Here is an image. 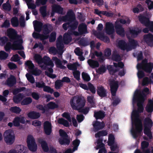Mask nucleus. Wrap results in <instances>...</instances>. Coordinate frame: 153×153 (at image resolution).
<instances>
[{"instance_id": "nucleus-1", "label": "nucleus", "mask_w": 153, "mask_h": 153, "mask_svg": "<svg viewBox=\"0 0 153 153\" xmlns=\"http://www.w3.org/2000/svg\"><path fill=\"white\" fill-rule=\"evenodd\" d=\"M140 114L137 110H134L131 114V118L133 124L135 126V129L131 130L132 134L134 138L136 139L143 130L142 120L140 117Z\"/></svg>"}, {"instance_id": "nucleus-2", "label": "nucleus", "mask_w": 153, "mask_h": 153, "mask_svg": "<svg viewBox=\"0 0 153 153\" xmlns=\"http://www.w3.org/2000/svg\"><path fill=\"white\" fill-rule=\"evenodd\" d=\"M10 42H13L12 45L10 43V49L16 50L23 49L22 39L21 38V36L17 34V31L13 28H10Z\"/></svg>"}, {"instance_id": "nucleus-3", "label": "nucleus", "mask_w": 153, "mask_h": 153, "mask_svg": "<svg viewBox=\"0 0 153 153\" xmlns=\"http://www.w3.org/2000/svg\"><path fill=\"white\" fill-rule=\"evenodd\" d=\"M85 102L84 97L74 96L71 99L70 103L73 109L78 110L85 106Z\"/></svg>"}, {"instance_id": "nucleus-4", "label": "nucleus", "mask_w": 153, "mask_h": 153, "mask_svg": "<svg viewBox=\"0 0 153 153\" xmlns=\"http://www.w3.org/2000/svg\"><path fill=\"white\" fill-rule=\"evenodd\" d=\"M75 19V15L73 11L70 10L67 12L66 15L63 16L62 20L63 21L68 22L63 24L62 25V27L65 30H67L68 28V26L70 23H71Z\"/></svg>"}, {"instance_id": "nucleus-5", "label": "nucleus", "mask_w": 153, "mask_h": 153, "mask_svg": "<svg viewBox=\"0 0 153 153\" xmlns=\"http://www.w3.org/2000/svg\"><path fill=\"white\" fill-rule=\"evenodd\" d=\"M153 122L151 119L146 117L144 120V134L146 135L150 139H152V136L151 129L152 127Z\"/></svg>"}, {"instance_id": "nucleus-6", "label": "nucleus", "mask_w": 153, "mask_h": 153, "mask_svg": "<svg viewBox=\"0 0 153 153\" xmlns=\"http://www.w3.org/2000/svg\"><path fill=\"white\" fill-rule=\"evenodd\" d=\"M139 20L140 23L145 26L148 27L150 31L153 32V22L151 21L149 19L143 15L140 14L138 16Z\"/></svg>"}, {"instance_id": "nucleus-7", "label": "nucleus", "mask_w": 153, "mask_h": 153, "mask_svg": "<svg viewBox=\"0 0 153 153\" xmlns=\"http://www.w3.org/2000/svg\"><path fill=\"white\" fill-rule=\"evenodd\" d=\"M59 133L61 137L59 139V142L61 145H68L70 141L68 136L67 134L64 130L60 129Z\"/></svg>"}, {"instance_id": "nucleus-8", "label": "nucleus", "mask_w": 153, "mask_h": 153, "mask_svg": "<svg viewBox=\"0 0 153 153\" xmlns=\"http://www.w3.org/2000/svg\"><path fill=\"white\" fill-rule=\"evenodd\" d=\"M138 91H137V93H135L134 95L133 98V102H137V105L138 107L137 110L140 113H141L143 112L144 107L143 105L145 101V99L143 97H142L141 99L138 98Z\"/></svg>"}, {"instance_id": "nucleus-9", "label": "nucleus", "mask_w": 153, "mask_h": 153, "mask_svg": "<svg viewBox=\"0 0 153 153\" xmlns=\"http://www.w3.org/2000/svg\"><path fill=\"white\" fill-rule=\"evenodd\" d=\"M27 143L30 150L33 152L36 151L37 149V145L34 137L31 135H29L27 136Z\"/></svg>"}, {"instance_id": "nucleus-10", "label": "nucleus", "mask_w": 153, "mask_h": 153, "mask_svg": "<svg viewBox=\"0 0 153 153\" xmlns=\"http://www.w3.org/2000/svg\"><path fill=\"white\" fill-rule=\"evenodd\" d=\"M110 85L112 96L114 97L116 95V92L119 87L118 82L112 81L110 82Z\"/></svg>"}, {"instance_id": "nucleus-11", "label": "nucleus", "mask_w": 153, "mask_h": 153, "mask_svg": "<svg viewBox=\"0 0 153 153\" xmlns=\"http://www.w3.org/2000/svg\"><path fill=\"white\" fill-rule=\"evenodd\" d=\"M144 41L150 46H153V35L151 33H148L143 36Z\"/></svg>"}, {"instance_id": "nucleus-12", "label": "nucleus", "mask_w": 153, "mask_h": 153, "mask_svg": "<svg viewBox=\"0 0 153 153\" xmlns=\"http://www.w3.org/2000/svg\"><path fill=\"white\" fill-rule=\"evenodd\" d=\"M26 119L23 117H17L15 118L13 121V125L16 127L19 126L20 123L24 124L25 123Z\"/></svg>"}, {"instance_id": "nucleus-13", "label": "nucleus", "mask_w": 153, "mask_h": 153, "mask_svg": "<svg viewBox=\"0 0 153 153\" xmlns=\"http://www.w3.org/2000/svg\"><path fill=\"white\" fill-rule=\"evenodd\" d=\"M44 129L45 133L50 135L52 132L51 124L48 121H45L44 123Z\"/></svg>"}, {"instance_id": "nucleus-14", "label": "nucleus", "mask_w": 153, "mask_h": 153, "mask_svg": "<svg viewBox=\"0 0 153 153\" xmlns=\"http://www.w3.org/2000/svg\"><path fill=\"white\" fill-rule=\"evenodd\" d=\"M93 125L95 132H97L99 130L103 129L105 126L104 122L101 123L98 121L94 122L93 123Z\"/></svg>"}, {"instance_id": "nucleus-15", "label": "nucleus", "mask_w": 153, "mask_h": 153, "mask_svg": "<svg viewBox=\"0 0 153 153\" xmlns=\"http://www.w3.org/2000/svg\"><path fill=\"white\" fill-rule=\"evenodd\" d=\"M115 28L116 33L121 37H123L125 36V31L122 25L120 24H116Z\"/></svg>"}, {"instance_id": "nucleus-16", "label": "nucleus", "mask_w": 153, "mask_h": 153, "mask_svg": "<svg viewBox=\"0 0 153 153\" xmlns=\"http://www.w3.org/2000/svg\"><path fill=\"white\" fill-rule=\"evenodd\" d=\"M78 30L80 35L86 34L88 33V31L87 26L84 23H82L79 25L78 28Z\"/></svg>"}, {"instance_id": "nucleus-17", "label": "nucleus", "mask_w": 153, "mask_h": 153, "mask_svg": "<svg viewBox=\"0 0 153 153\" xmlns=\"http://www.w3.org/2000/svg\"><path fill=\"white\" fill-rule=\"evenodd\" d=\"M105 32L108 35L113 34L114 32L113 25L112 23L107 22L105 25Z\"/></svg>"}, {"instance_id": "nucleus-18", "label": "nucleus", "mask_w": 153, "mask_h": 153, "mask_svg": "<svg viewBox=\"0 0 153 153\" xmlns=\"http://www.w3.org/2000/svg\"><path fill=\"white\" fill-rule=\"evenodd\" d=\"M6 43L4 46V48L7 51H9L10 50V44L7 38L5 37H0V45H3Z\"/></svg>"}, {"instance_id": "nucleus-19", "label": "nucleus", "mask_w": 153, "mask_h": 153, "mask_svg": "<svg viewBox=\"0 0 153 153\" xmlns=\"http://www.w3.org/2000/svg\"><path fill=\"white\" fill-rule=\"evenodd\" d=\"M33 24L34 30L39 33L42 30L43 27L42 23L41 22L35 20L33 21Z\"/></svg>"}, {"instance_id": "nucleus-20", "label": "nucleus", "mask_w": 153, "mask_h": 153, "mask_svg": "<svg viewBox=\"0 0 153 153\" xmlns=\"http://www.w3.org/2000/svg\"><path fill=\"white\" fill-rule=\"evenodd\" d=\"M137 91H138V98L140 99H141L142 97H143L144 98L145 100L146 99V95L145 93H146L147 94H149V88L147 87L143 89L142 92L140 91L139 90H137L135 91L134 94H135L136 93H137Z\"/></svg>"}, {"instance_id": "nucleus-21", "label": "nucleus", "mask_w": 153, "mask_h": 153, "mask_svg": "<svg viewBox=\"0 0 153 153\" xmlns=\"http://www.w3.org/2000/svg\"><path fill=\"white\" fill-rule=\"evenodd\" d=\"M97 94L101 97H105L107 96V90L102 86L98 87L97 91Z\"/></svg>"}, {"instance_id": "nucleus-22", "label": "nucleus", "mask_w": 153, "mask_h": 153, "mask_svg": "<svg viewBox=\"0 0 153 153\" xmlns=\"http://www.w3.org/2000/svg\"><path fill=\"white\" fill-rule=\"evenodd\" d=\"M118 46L121 50L123 51L126 50L128 51L130 47L129 45H128L124 40H123L119 41Z\"/></svg>"}, {"instance_id": "nucleus-23", "label": "nucleus", "mask_w": 153, "mask_h": 153, "mask_svg": "<svg viewBox=\"0 0 153 153\" xmlns=\"http://www.w3.org/2000/svg\"><path fill=\"white\" fill-rule=\"evenodd\" d=\"M42 31L45 35H48L52 30L53 27L50 25L45 24L43 25Z\"/></svg>"}, {"instance_id": "nucleus-24", "label": "nucleus", "mask_w": 153, "mask_h": 153, "mask_svg": "<svg viewBox=\"0 0 153 153\" xmlns=\"http://www.w3.org/2000/svg\"><path fill=\"white\" fill-rule=\"evenodd\" d=\"M39 143L41 144L42 148L45 152H48L49 150V149L48 144L46 141L43 139H39L38 140Z\"/></svg>"}, {"instance_id": "nucleus-25", "label": "nucleus", "mask_w": 153, "mask_h": 153, "mask_svg": "<svg viewBox=\"0 0 153 153\" xmlns=\"http://www.w3.org/2000/svg\"><path fill=\"white\" fill-rule=\"evenodd\" d=\"M24 97V94L20 93L14 96L13 99L14 102L18 104L21 101Z\"/></svg>"}, {"instance_id": "nucleus-26", "label": "nucleus", "mask_w": 153, "mask_h": 153, "mask_svg": "<svg viewBox=\"0 0 153 153\" xmlns=\"http://www.w3.org/2000/svg\"><path fill=\"white\" fill-rule=\"evenodd\" d=\"M28 117L32 119H36L39 118L40 114L39 112L35 111H31L27 114Z\"/></svg>"}, {"instance_id": "nucleus-27", "label": "nucleus", "mask_w": 153, "mask_h": 153, "mask_svg": "<svg viewBox=\"0 0 153 153\" xmlns=\"http://www.w3.org/2000/svg\"><path fill=\"white\" fill-rule=\"evenodd\" d=\"M42 63H44L46 66H53V64L50 58L46 56H44L42 58Z\"/></svg>"}, {"instance_id": "nucleus-28", "label": "nucleus", "mask_w": 153, "mask_h": 153, "mask_svg": "<svg viewBox=\"0 0 153 153\" xmlns=\"http://www.w3.org/2000/svg\"><path fill=\"white\" fill-rule=\"evenodd\" d=\"M105 116V112L103 111L100 110L98 111L94 112V117L97 120L103 119Z\"/></svg>"}, {"instance_id": "nucleus-29", "label": "nucleus", "mask_w": 153, "mask_h": 153, "mask_svg": "<svg viewBox=\"0 0 153 153\" xmlns=\"http://www.w3.org/2000/svg\"><path fill=\"white\" fill-rule=\"evenodd\" d=\"M87 62L90 67L92 68L98 67L99 66V62L97 61L92 59H88Z\"/></svg>"}, {"instance_id": "nucleus-30", "label": "nucleus", "mask_w": 153, "mask_h": 153, "mask_svg": "<svg viewBox=\"0 0 153 153\" xmlns=\"http://www.w3.org/2000/svg\"><path fill=\"white\" fill-rule=\"evenodd\" d=\"M53 60L55 62L56 66L61 69H65V67L62 64L61 61L57 57H53Z\"/></svg>"}, {"instance_id": "nucleus-31", "label": "nucleus", "mask_w": 153, "mask_h": 153, "mask_svg": "<svg viewBox=\"0 0 153 153\" xmlns=\"http://www.w3.org/2000/svg\"><path fill=\"white\" fill-rule=\"evenodd\" d=\"M52 12L59 14H62L63 12V8L60 5L55 4L52 7Z\"/></svg>"}, {"instance_id": "nucleus-32", "label": "nucleus", "mask_w": 153, "mask_h": 153, "mask_svg": "<svg viewBox=\"0 0 153 153\" xmlns=\"http://www.w3.org/2000/svg\"><path fill=\"white\" fill-rule=\"evenodd\" d=\"M4 140L7 144H10V130L6 131L3 134Z\"/></svg>"}, {"instance_id": "nucleus-33", "label": "nucleus", "mask_w": 153, "mask_h": 153, "mask_svg": "<svg viewBox=\"0 0 153 153\" xmlns=\"http://www.w3.org/2000/svg\"><path fill=\"white\" fill-rule=\"evenodd\" d=\"M71 36L68 34L65 33L63 36V41L65 44H68L71 41Z\"/></svg>"}, {"instance_id": "nucleus-34", "label": "nucleus", "mask_w": 153, "mask_h": 153, "mask_svg": "<svg viewBox=\"0 0 153 153\" xmlns=\"http://www.w3.org/2000/svg\"><path fill=\"white\" fill-rule=\"evenodd\" d=\"M111 59L113 61L116 62L120 61L121 60L120 56L115 51L113 52L111 55Z\"/></svg>"}, {"instance_id": "nucleus-35", "label": "nucleus", "mask_w": 153, "mask_h": 153, "mask_svg": "<svg viewBox=\"0 0 153 153\" xmlns=\"http://www.w3.org/2000/svg\"><path fill=\"white\" fill-rule=\"evenodd\" d=\"M78 25V22L75 19L72 22L70 23L69 25L68 26V28L71 29V30H74L77 28Z\"/></svg>"}, {"instance_id": "nucleus-36", "label": "nucleus", "mask_w": 153, "mask_h": 153, "mask_svg": "<svg viewBox=\"0 0 153 153\" xmlns=\"http://www.w3.org/2000/svg\"><path fill=\"white\" fill-rule=\"evenodd\" d=\"M11 24L13 27H17L19 25V21L18 18L16 16L12 18L11 20Z\"/></svg>"}, {"instance_id": "nucleus-37", "label": "nucleus", "mask_w": 153, "mask_h": 153, "mask_svg": "<svg viewBox=\"0 0 153 153\" xmlns=\"http://www.w3.org/2000/svg\"><path fill=\"white\" fill-rule=\"evenodd\" d=\"M153 68V63L149 62L146 64L144 70L146 72L150 73L152 71Z\"/></svg>"}, {"instance_id": "nucleus-38", "label": "nucleus", "mask_w": 153, "mask_h": 153, "mask_svg": "<svg viewBox=\"0 0 153 153\" xmlns=\"http://www.w3.org/2000/svg\"><path fill=\"white\" fill-rule=\"evenodd\" d=\"M32 99L30 97H27L24 99L21 102V104L22 105H28L32 102Z\"/></svg>"}, {"instance_id": "nucleus-39", "label": "nucleus", "mask_w": 153, "mask_h": 153, "mask_svg": "<svg viewBox=\"0 0 153 153\" xmlns=\"http://www.w3.org/2000/svg\"><path fill=\"white\" fill-rule=\"evenodd\" d=\"M46 8L47 6H42L40 8V12L43 17H45L47 16Z\"/></svg>"}, {"instance_id": "nucleus-40", "label": "nucleus", "mask_w": 153, "mask_h": 153, "mask_svg": "<svg viewBox=\"0 0 153 153\" xmlns=\"http://www.w3.org/2000/svg\"><path fill=\"white\" fill-rule=\"evenodd\" d=\"M108 134V132L106 130H103L96 133L95 134V137L96 138L100 137L101 136H106Z\"/></svg>"}, {"instance_id": "nucleus-41", "label": "nucleus", "mask_w": 153, "mask_h": 153, "mask_svg": "<svg viewBox=\"0 0 153 153\" xmlns=\"http://www.w3.org/2000/svg\"><path fill=\"white\" fill-rule=\"evenodd\" d=\"M115 138L114 136L112 134H109L108 136V146L113 145L114 143Z\"/></svg>"}, {"instance_id": "nucleus-42", "label": "nucleus", "mask_w": 153, "mask_h": 153, "mask_svg": "<svg viewBox=\"0 0 153 153\" xmlns=\"http://www.w3.org/2000/svg\"><path fill=\"white\" fill-rule=\"evenodd\" d=\"M129 47L133 49L135 48L138 45L137 42L134 39H130L129 40Z\"/></svg>"}, {"instance_id": "nucleus-43", "label": "nucleus", "mask_w": 153, "mask_h": 153, "mask_svg": "<svg viewBox=\"0 0 153 153\" xmlns=\"http://www.w3.org/2000/svg\"><path fill=\"white\" fill-rule=\"evenodd\" d=\"M58 122L59 124L62 125L65 127L69 126L68 122L63 118H59L58 120Z\"/></svg>"}, {"instance_id": "nucleus-44", "label": "nucleus", "mask_w": 153, "mask_h": 153, "mask_svg": "<svg viewBox=\"0 0 153 153\" xmlns=\"http://www.w3.org/2000/svg\"><path fill=\"white\" fill-rule=\"evenodd\" d=\"M26 66L27 67L28 69L32 71L34 69L35 66L32 61L31 60H28L26 61L25 63Z\"/></svg>"}, {"instance_id": "nucleus-45", "label": "nucleus", "mask_w": 153, "mask_h": 153, "mask_svg": "<svg viewBox=\"0 0 153 153\" xmlns=\"http://www.w3.org/2000/svg\"><path fill=\"white\" fill-rule=\"evenodd\" d=\"M21 111V109L17 106L12 107L10 108V111L17 114H19Z\"/></svg>"}, {"instance_id": "nucleus-46", "label": "nucleus", "mask_w": 153, "mask_h": 153, "mask_svg": "<svg viewBox=\"0 0 153 153\" xmlns=\"http://www.w3.org/2000/svg\"><path fill=\"white\" fill-rule=\"evenodd\" d=\"M34 58L36 62L38 64H39L42 63V58L40 54H36L34 56Z\"/></svg>"}, {"instance_id": "nucleus-47", "label": "nucleus", "mask_w": 153, "mask_h": 153, "mask_svg": "<svg viewBox=\"0 0 153 153\" xmlns=\"http://www.w3.org/2000/svg\"><path fill=\"white\" fill-rule=\"evenodd\" d=\"M26 88L25 87H22L19 88H16L13 90V95H16L19 92L23 91Z\"/></svg>"}, {"instance_id": "nucleus-48", "label": "nucleus", "mask_w": 153, "mask_h": 153, "mask_svg": "<svg viewBox=\"0 0 153 153\" xmlns=\"http://www.w3.org/2000/svg\"><path fill=\"white\" fill-rule=\"evenodd\" d=\"M61 80L60 79H58L55 82V87L57 89H60L61 87L63 85V84Z\"/></svg>"}, {"instance_id": "nucleus-49", "label": "nucleus", "mask_w": 153, "mask_h": 153, "mask_svg": "<svg viewBox=\"0 0 153 153\" xmlns=\"http://www.w3.org/2000/svg\"><path fill=\"white\" fill-rule=\"evenodd\" d=\"M67 67L70 70H73L74 71L77 70V65L76 63L68 65Z\"/></svg>"}, {"instance_id": "nucleus-50", "label": "nucleus", "mask_w": 153, "mask_h": 153, "mask_svg": "<svg viewBox=\"0 0 153 153\" xmlns=\"http://www.w3.org/2000/svg\"><path fill=\"white\" fill-rule=\"evenodd\" d=\"M16 83V77L13 75H10V87L13 86Z\"/></svg>"}, {"instance_id": "nucleus-51", "label": "nucleus", "mask_w": 153, "mask_h": 153, "mask_svg": "<svg viewBox=\"0 0 153 153\" xmlns=\"http://www.w3.org/2000/svg\"><path fill=\"white\" fill-rule=\"evenodd\" d=\"M8 56V54L4 51H0V59L4 60L7 59Z\"/></svg>"}, {"instance_id": "nucleus-52", "label": "nucleus", "mask_w": 153, "mask_h": 153, "mask_svg": "<svg viewBox=\"0 0 153 153\" xmlns=\"http://www.w3.org/2000/svg\"><path fill=\"white\" fill-rule=\"evenodd\" d=\"M82 76L84 81L88 82L90 80V77L87 73L83 72L82 74Z\"/></svg>"}, {"instance_id": "nucleus-53", "label": "nucleus", "mask_w": 153, "mask_h": 153, "mask_svg": "<svg viewBox=\"0 0 153 153\" xmlns=\"http://www.w3.org/2000/svg\"><path fill=\"white\" fill-rule=\"evenodd\" d=\"M43 88V91L45 92L49 93L51 94L53 93L54 92V90L53 89L51 88L50 87L45 86V85Z\"/></svg>"}, {"instance_id": "nucleus-54", "label": "nucleus", "mask_w": 153, "mask_h": 153, "mask_svg": "<svg viewBox=\"0 0 153 153\" xmlns=\"http://www.w3.org/2000/svg\"><path fill=\"white\" fill-rule=\"evenodd\" d=\"M26 76L28 80L31 83H33L35 82V79L33 76L27 73Z\"/></svg>"}, {"instance_id": "nucleus-55", "label": "nucleus", "mask_w": 153, "mask_h": 153, "mask_svg": "<svg viewBox=\"0 0 153 153\" xmlns=\"http://www.w3.org/2000/svg\"><path fill=\"white\" fill-rule=\"evenodd\" d=\"M48 107L51 109H54L58 107V105L54 102H51L47 105Z\"/></svg>"}, {"instance_id": "nucleus-56", "label": "nucleus", "mask_w": 153, "mask_h": 153, "mask_svg": "<svg viewBox=\"0 0 153 153\" xmlns=\"http://www.w3.org/2000/svg\"><path fill=\"white\" fill-rule=\"evenodd\" d=\"M56 33L55 32H53L51 34L49 39L50 42H53L55 41L56 39Z\"/></svg>"}, {"instance_id": "nucleus-57", "label": "nucleus", "mask_w": 153, "mask_h": 153, "mask_svg": "<svg viewBox=\"0 0 153 153\" xmlns=\"http://www.w3.org/2000/svg\"><path fill=\"white\" fill-rule=\"evenodd\" d=\"M81 108V109L78 110V111L85 115L87 114L90 110V108L88 107H86L84 108Z\"/></svg>"}, {"instance_id": "nucleus-58", "label": "nucleus", "mask_w": 153, "mask_h": 153, "mask_svg": "<svg viewBox=\"0 0 153 153\" xmlns=\"http://www.w3.org/2000/svg\"><path fill=\"white\" fill-rule=\"evenodd\" d=\"M94 34L97 38L101 40L103 39V38L104 37V36H105L104 33L101 32L97 33L96 31H95V32L94 33Z\"/></svg>"}, {"instance_id": "nucleus-59", "label": "nucleus", "mask_w": 153, "mask_h": 153, "mask_svg": "<svg viewBox=\"0 0 153 153\" xmlns=\"http://www.w3.org/2000/svg\"><path fill=\"white\" fill-rule=\"evenodd\" d=\"M88 90H89L93 94H95L96 92V90L95 88L94 85L91 83L89 82L88 84Z\"/></svg>"}, {"instance_id": "nucleus-60", "label": "nucleus", "mask_w": 153, "mask_h": 153, "mask_svg": "<svg viewBox=\"0 0 153 153\" xmlns=\"http://www.w3.org/2000/svg\"><path fill=\"white\" fill-rule=\"evenodd\" d=\"M87 101L90 104L91 107H94L95 106V103L93 101V97L88 96L87 97Z\"/></svg>"}, {"instance_id": "nucleus-61", "label": "nucleus", "mask_w": 153, "mask_h": 153, "mask_svg": "<svg viewBox=\"0 0 153 153\" xmlns=\"http://www.w3.org/2000/svg\"><path fill=\"white\" fill-rule=\"evenodd\" d=\"M48 0H36V4L38 6H39L40 4L44 5L46 4Z\"/></svg>"}, {"instance_id": "nucleus-62", "label": "nucleus", "mask_w": 153, "mask_h": 153, "mask_svg": "<svg viewBox=\"0 0 153 153\" xmlns=\"http://www.w3.org/2000/svg\"><path fill=\"white\" fill-rule=\"evenodd\" d=\"M73 74L74 78L76 80H79L80 79V73L79 71L76 70L74 71L73 73Z\"/></svg>"}, {"instance_id": "nucleus-63", "label": "nucleus", "mask_w": 153, "mask_h": 153, "mask_svg": "<svg viewBox=\"0 0 153 153\" xmlns=\"http://www.w3.org/2000/svg\"><path fill=\"white\" fill-rule=\"evenodd\" d=\"M19 24L20 26L21 27H24L25 25V18L24 17L21 16L19 18Z\"/></svg>"}, {"instance_id": "nucleus-64", "label": "nucleus", "mask_w": 153, "mask_h": 153, "mask_svg": "<svg viewBox=\"0 0 153 153\" xmlns=\"http://www.w3.org/2000/svg\"><path fill=\"white\" fill-rule=\"evenodd\" d=\"M149 146V143L147 141H144L141 143V149H145L147 148Z\"/></svg>"}]
</instances>
